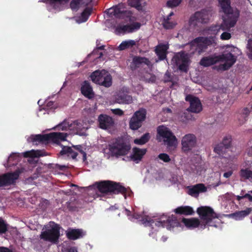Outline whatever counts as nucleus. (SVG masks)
<instances>
[{"mask_svg": "<svg viewBox=\"0 0 252 252\" xmlns=\"http://www.w3.org/2000/svg\"><path fill=\"white\" fill-rule=\"evenodd\" d=\"M74 125H76L75 128L78 131H82L85 129V127L83 126L84 123L82 121L77 120L74 122Z\"/></svg>", "mask_w": 252, "mask_h": 252, "instance_id": "54", "label": "nucleus"}, {"mask_svg": "<svg viewBox=\"0 0 252 252\" xmlns=\"http://www.w3.org/2000/svg\"><path fill=\"white\" fill-rule=\"evenodd\" d=\"M0 252H13L11 250L4 247H0Z\"/></svg>", "mask_w": 252, "mask_h": 252, "instance_id": "61", "label": "nucleus"}, {"mask_svg": "<svg viewBox=\"0 0 252 252\" xmlns=\"http://www.w3.org/2000/svg\"><path fill=\"white\" fill-rule=\"evenodd\" d=\"M232 138L231 136L228 135L225 136L222 140V141L221 142L223 143V144L226 147V148H229L231 144Z\"/></svg>", "mask_w": 252, "mask_h": 252, "instance_id": "53", "label": "nucleus"}, {"mask_svg": "<svg viewBox=\"0 0 252 252\" xmlns=\"http://www.w3.org/2000/svg\"><path fill=\"white\" fill-rule=\"evenodd\" d=\"M104 48H105V46L104 45H102V46H97L95 49H94L93 52H92V54H95L98 50H104Z\"/></svg>", "mask_w": 252, "mask_h": 252, "instance_id": "62", "label": "nucleus"}, {"mask_svg": "<svg viewBox=\"0 0 252 252\" xmlns=\"http://www.w3.org/2000/svg\"><path fill=\"white\" fill-rule=\"evenodd\" d=\"M60 141H64L66 139V134L64 133L58 132Z\"/></svg>", "mask_w": 252, "mask_h": 252, "instance_id": "60", "label": "nucleus"}, {"mask_svg": "<svg viewBox=\"0 0 252 252\" xmlns=\"http://www.w3.org/2000/svg\"><path fill=\"white\" fill-rule=\"evenodd\" d=\"M157 134L168 147L176 145L177 139L168 127L163 125L158 126L157 127Z\"/></svg>", "mask_w": 252, "mask_h": 252, "instance_id": "10", "label": "nucleus"}, {"mask_svg": "<svg viewBox=\"0 0 252 252\" xmlns=\"http://www.w3.org/2000/svg\"><path fill=\"white\" fill-rule=\"evenodd\" d=\"M212 16L211 11L206 9H203L199 11L195 12L189 18V25L195 27L198 24L208 23Z\"/></svg>", "mask_w": 252, "mask_h": 252, "instance_id": "8", "label": "nucleus"}, {"mask_svg": "<svg viewBox=\"0 0 252 252\" xmlns=\"http://www.w3.org/2000/svg\"><path fill=\"white\" fill-rule=\"evenodd\" d=\"M190 111H188L187 109L184 112H180L179 114V119L183 122H187L188 120L192 119V116L190 113Z\"/></svg>", "mask_w": 252, "mask_h": 252, "instance_id": "39", "label": "nucleus"}, {"mask_svg": "<svg viewBox=\"0 0 252 252\" xmlns=\"http://www.w3.org/2000/svg\"><path fill=\"white\" fill-rule=\"evenodd\" d=\"M196 212L202 222L201 228L204 229L207 226L217 227L213 223L215 219L219 218L218 215L210 206H200L197 209Z\"/></svg>", "mask_w": 252, "mask_h": 252, "instance_id": "4", "label": "nucleus"}, {"mask_svg": "<svg viewBox=\"0 0 252 252\" xmlns=\"http://www.w3.org/2000/svg\"><path fill=\"white\" fill-rule=\"evenodd\" d=\"M60 227L57 224H55L50 229L41 232L40 235L41 239L52 243L57 244L59 242L60 236Z\"/></svg>", "mask_w": 252, "mask_h": 252, "instance_id": "11", "label": "nucleus"}, {"mask_svg": "<svg viewBox=\"0 0 252 252\" xmlns=\"http://www.w3.org/2000/svg\"><path fill=\"white\" fill-rule=\"evenodd\" d=\"M216 37L214 36L197 37L189 43L188 45L192 50V53H198L199 54L205 52L208 47H215L217 45Z\"/></svg>", "mask_w": 252, "mask_h": 252, "instance_id": "3", "label": "nucleus"}, {"mask_svg": "<svg viewBox=\"0 0 252 252\" xmlns=\"http://www.w3.org/2000/svg\"><path fill=\"white\" fill-rule=\"evenodd\" d=\"M112 112L114 114L119 116H122L124 114V112L123 111V110L119 108L113 109Z\"/></svg>", "mask_w": 252, "mask_h": 252, "instance_id": "59", "label": "nucleus"}, {"mask_svg": "<svg viewBox=\"0 0 252 252\" xmlns=\"http://www.w3.org/2000/svg\"><path fill=\"white\" fill-rule=\"evenodd\" d=\"M136 45V42L133 40L123 41L118 46L120 51L124 50L133 47Z\"/></svg>", "mask_w": 252, "mask_h": 252, "instance_id": "37", "label": "nucleus"}, {"mask_svg": "<svg viewBox=\"0 0 252 252\" xmlns=\"http://www.w3.org/2000/svg\"><path fill=\"white\" fill-rule=\"evenodd\" d=\"M20 172L16 170L0 175V188L14 184L19 177Z\"/></svg>", "mask_w": 252, "mask_h": 252, "instance_id": "14", "label": "nucleus"}, {"mask_svg": "<svg viewBox=\"0 0 252 252\" xmlns=\"http://www.w3.org/2000/svg\"><path fill=\"white\" fill-rule=\"evenodd\" d=\"M174 211L176 214L184 215L186 216L191 215L194 213V211L192 208L189 206H182L178 207L176 208Z\"/></svg>", "mask_w": 252, "mask_h": 252, "instance_id": "31", "label": "nucleus"}, {"mask_svg": "<svg viewBox=\"0 0 252 252\" xmlns=\"http://www.w3.org/2000/svg\"><path fill=\"white\" fill-rule=\"evenodd\" d=\"M125 9H126L125 4L123 3H120L107 9L105 12L110 17L114 16L116 18L120 19Z\"/></svg>", "mask_w": 252, "mask_h": 252, "instance_id": "21", "label": "nucleus"}, {"mask_svg": "<svg viewBox=\"0 0 252 252\" xmlns=\"http://www.w3.org/2000/svg\"><path fill=\"white\" fill-rule=\"evenodd\" d=\"M97 121L98 126L102 129L112 128L115 125L114 119L110 116L101 114L98 116Z\"/></svg>", "mask_w": 252, "mask_h": 252, "instance_id": "20", "label": "nucleus"}, {"mask_svg": "<svg viewBox=\"0 0 252 252\" xmlns=\"http://www.w3.org/2000/svg\"><path fill=\"white\" fill-rule=\"evenodd\" d=\"M227 149L228 148H226L223 143H220L215 146L214 151L220 156L223 155L226 152Z\"/></svg>", "mask_w": 252, "mask_h": 252, "instance_id": "41", "label": "nucleus"}, {"mask_svg": "<svg viewBox=\"0 0 252 252\" xmlns=\"http://www.w3.org/2000/svg\"><path fill=\"white\" fill-rule=\"evenodd\" d=\"M133 13L130 10H126V9L124 10L123 14L122 15L120 19H125L129 22H131L136 20V18L132 16Z\"/></svg>", "mask_w": 252, "mask_h": 252, "instance_id": "42", "label": "nucleus"}, {"mask_svg": "<svg viewBox=\"0 0 252 252\" xmlns=\"http://www.w3.org/2000/svg\"><path fill=\"white\" fill-rule=\"evenodd\" d=\"M243 198H248L250 201H252V196L249 193L244 195L242 194Z\"/></svg>", "mask_w": 252, "mask_h": 252, "instance_id": "64", "label": "nucleus"}, {"mask_svg": "<svg viewBox=\"0 0 252 252\" xmlns=\"http://www.w3.org/2000/svg\"><path fill=\"white\" fill-rule=\"evenodd\" d=\"M182 222L184 224L185 226L189 229H194L201 226V221L199 220L196 218H192L190 219L183 218Z\"/></svg>", "mask_w": 252, "mask_h": 252, "instance_id": "27", "label": "nucleus"}, {"mask_svg": "<svg viewBox=\"0 0 252 252\" xmlns=\"http://www.w3.org/2000/svg\"><path fill=\"white\" fill-rule=\"evenodd\" d=\"M45 152L41 150H31L24 153L25 158H38L45 156Z\"/></svg>", "mask_w": 252, "mask_h": 252, "instance_id": "35", "label": "nucleus"}, {"mask_svg": "<svg viewBox=\"0 0 252 252\" xmlns=\"http://www.w3.org/2000/svg\"><path fill=\"white\" fill-rule=\"evenodd\" d=\"M188 194L192 196H197L200 192L207 191V188L203 184H197L188 187Z\"/></svg>", "mask_w": 252, "mask_h": 252, "instance_id": "24", "label": "nucleus"}, {"mask_svg": "<svg viewBox=\"0 0 252 252\" xmlns=\"http://www.w3.org/2000/svg\"><path fill=\"white\" fill-rule=\"evenodd\" d=\"M111 155L118 157L126 155L131 149L130 143L123 138H118L108 145Z\"/></svg>", "mask_w": 252, "mask_h": 252, "instance_id": "6", "label": "nucleus"}, {"mask_svg": "<svg viewBox=\"0 0 252 252\" xmlns=\"http://www.w3.org/2000/svg\"><path fill=\"white\" fill-rule=\"evenodd\" d=\"M81 93L87 98L89 99L94 97V93L93 88L90 85V83L87 81H85L81 88Z\"/></svg>", "mask_w": 252, "mask_h": 252, "instance_id": "28", "label": "nucleus"}, {"mask_svg": "<svg viewBox=\"0 0 252 252\" xmlns=\"http://www.w3.org/2000/svg\"><path fill=\"white\" fill-rule=\"evenodd\" d=\"M231 37V34L228 32H223L220 35V38L222 40H228Z\"/></svg>", "mask_w": 252, "mask_h": 252, "instance_id": "56", "label": "nucleus"}, {"mask_svg": "<svg viewBox=\"0 0 252 252\" xmlns=\"http://www.w3.org/2000/svg\"><path fill=\"white\" fill-rule=\"evenodd\" d=\"M219 62L218 56H209L203 57L199 63L204 67H208L214 65Z\"/></svg>", "mask_w": 252, "mask_h": 252, "instance_id": "29", "label": "nucleus"}, {"mask_svg": "<svg viewBox=\"0 0 252 252\" xmlns=\"http://www.w3.org/2000/svg\"><path fill=\"white\" fill-rule=\"evenodd\" d=\"M20 155L19 153H12L11 154L8 158V162L10 164H14L18 161Z\"/></svg>", "mask_w": 252, "mask_h": 252, "instance_id": "46", "label": "nucleus"}, {"mask_svg": "<svg viewBox=\"0 0 252 252\" xmlns=\"http://www.w3.org/2000/svg\"><path fill=\"white\" fill-rule=\"evenodd\" d=\"M228 48H229V49L226 51V52L231 53V55L235 56V58H237V56L241 54V51L237 47L227 45L226 46V49Z\"/></svg>", "mask_w": 252, "mask_h": 252, "instance_id": "44", "label": "nucleus"}, {"mask_svg": "<svg viewBox=\"0 0 252 252\" xmlns=\"http://www.w3.org/2000/svg\"><path fill=\"white\" fill-rule=\"evenodd\" d=\"M90 77L92 81L95 84L105 87H109L112 85V76L104 70H96L92 73Z\"/></svg>", "mask_w": 252, "mask_h": 252, "instance_id": "7", "label": "nucleus"}, {"mask_svg": "<svg viewBox=\"0 0 252 252\" xmlns=\"http://www.w3.org/2000/svg\"><path fill=\"white\" fill-rule=\"evenodd\" d=\"M7 225L4 221L0 218V234L5 233L7 231Z\"/></svg>", "mask_w": 252, "mask_h": 252, "instance_id": "51", "label": "nucleus"}, {"mask_svg": "<svg viewBox=\"0 0 252 252\" xmlns=\"http://www.w3.org/2000/svg\"><path fill=\"white\" fill-rule=\"evenodd\" d=\"M252 211L250 208H247L245 210L237 211L231 214L236 220H240L243 219L244 218L249 215Z\"/></svg>", "mask_w": 252, "mask_h": 252, "instance_id": "36", "label": "nucleus"}, {"mask_svg": "<svg viewBox=\"0 0 252 252\" xmlns=\"http://www.w3.org/2000/svg\"><path fill=\"white\" fill-rule=\"evenodd\" d=\"M66 236L70 240H76L83 236V231L80 229H72L66 232Z\"/></svg>", "mask_w": 252, "mask_h": 252, "instance_id": "33", "label": "nucleus"}, {"mask_svg": "<svg viewBox=\"0 0 252 252\" xmlns=\"http://www.w3.org/2000/svg\"><path fill=\"white\" fill-rule=\"evenodd\" d=\"M150 63L151 62L146 57L134 56L129 66L131 70L133 71L140 67H142L143 64L149 65Z\"/></svg>", "mask_w": 252, "mask_h": 252, "instance_id": "22", "label": "nucleus"}, {"mask_svg": "<svg viewBox=\"0 0 252 252\" xmlns=\"http://www.w3.org/2000/svg\"><path fill=\"white\" fill-rule=\"evenodd\" d=\"M31 141L33 144L48 143L47 134L32 135L31 136Z\"/></svg>", "mask_w": 252, "mask_h": 252, "instance_id": "32", "label": "nucleus"}, {"mask_svg": "<svg viewBox=\"0 0 252 252\" xmlns=\"http://www.w3.org/2000/svg\"><path fill=\"white\" fill-rule=\"evenodd\" d=\"M168 48V44L162 43L159 44L156 47L155 51L160 60L163 61L166 58Z\"/></svg>", "mask_w": 252, "mask_h": 252, "instance_id": "25", "label": "nucleus"}, {"mask_svg": "<svg viewBox=\"0 0 252 252\" xmlns=\"http://www.w3.org/2000/svg\"><path fill=\"white\" fill-rule=\"evenodd\" d=\"M212 16L211 11L206 9H203L199 11L195 12L189 18V25L195 27L198 24L208 23Z\"/></svg>", "mask_w": 252, "mask_h": 252, "instance_id": "9", "label": "nucleus"}, {"mask_svg": "<svg viewBox=\"0 0 252 252\" xmlns=\"http://www.w3.org/2000/svg\"><path fill=\"white\" fill-rule=\"evenodd\" d=\"M241 113L244 116L245 119H246V118L249 115L250 110L248 108L245 107L242 109ZM245 121H246V120H245Z\"/></svg>", "mask_w": 252, "mask_h": 252, "instance_id": "57", "label": "nucleus"}, {"mask_svg": "<svg viewBox=\"0 0 252 252\" xmlns=\"http://www.w3.org/2000/svg\"><path fill=\"white\" fill-rule=\"evenodd\" d=\"M141 24L139 22H134L131 24H127L118 27L117 30L119 32H123L124 33L133 32L135 31H137L140 28Z\"/></svg>", "mask_w": 252, "mask_h": 252, "instance_id": "26", "label": "nucleus"}, {"mask_svg": "<svg viewBox=\"0 0 252 252\" xmlns=\"http://www.w3.org/2000/svg\"><path fill=\"white\" fill-rule=\"evenodd\" d=\"M90 187L93 189L96 188L99 192L102 193L122 194L125 198H126V194L128 189H129L126 188L121 185L119 183L111 181H103L96 182Z\"/></svg>", "mask_w": 252, "mask_h": 252, "instance_id": "2", "label": "nucleus"}, {"mask_svg": "<svg viewBox=\"0 0 252 252\" xmlns=\"http://www.w3.org/2000/svg\"><path fill=\"white\" fill-rule=\"evenodd\" d=\"M219 62H225L223 64H220L219 67L222 70L229 69L236 62L237 59L231 53L224 52L221 55L218 56Z\"/></svg>", "mask_w": 252, "mask_h": 252, "instance_id": "13", "label": "nucleus"}, {"mask_svg": "<svg viewBox=\"0 0 252 252\" xmlns=\"http://www.w3.org/2000/svg\"><path fill=\"white\" fill-rule=\"evenodd\" d=\"M240 176L244 179H252V171L248 168L241 169L240 171Z\"/></svg>", "mask_w": 252, "mask_h": 252, "instance_id": "43", "label": "nucleus"}, {"mask_svg": "<svg viewBox=\"0 0 252 252\" xmlns=\"http://www.w3.org/2000/svg\"><path fill=\"white\" fill-rule=\"evenodd\" d=\"M196 144V137L193 134H187L181 140L182 149L184 152H188L194 147Z\"/></svg>", "mask_w": 252, "mask_h": 252, "instance_id": "18", "label": "nucleus"}, {"mask_svg": "<svg viewBox=\"0 0 252 252\" xmlns=\"http://www.w3.org/2000/svg\"><path fill=\"white\" fill-rule=\"evenodd\" d=\"M247 55L249 59L252 60V38L249 39L247 44Z\"/></svg>", "mask_w": 252, "mask_h": 252, "instance_id": "52", "label": "nucleus"}, {"mask_svg": "<svg viewBox=\"0 0 252 252\" xmlns=\"http://www.w3.org/2000/svg\"><path fill=\"white\" fill-rule=\"evenodd\" d=\"M158 158L165 162H169L171 161V159L169 155L165 153H161L158 155Z\"/></svg>", "mask_w": 252, "mask_h": 252, "instance_id": "55", "label": "nucleus"}, {"mask_svg": "<svg viewBox=\"0 0 252 252\" xmlns=\"http://www.w3.org/2000/svg\"><path fill=\"white\" fill-rule=\"evenodd\" d=\"M129 90L126 87H123L115 95V101L119 104H130L132 102V97L129 94Z\"/></svg>", "mask_w": 252, "mask_h": 252, "instance_id": "17", "label": "nucleus"}, {"mask_svg": "<svg viewBox=\"0 0 252 252\" xmlns=\"http://www.w3.org/2000/svg\"><path fill=\"white\" fill-rule=\"evenodd\" d=\"M68 124L66 122L63 121L58 126L59 129H61L63 130H66L68 127Z\"/></svg>", "mask_w": 252, "mask_h": 252, "instance_id": "58", "label": "nucleus"}, {"mask_svg": "<svg viewBox=\"0 0 252 252\" xmlns=\"http://www.w3.org/2000/svg\"><path fill=\"white\" fill-rule=\"evenodd\" d=\"M92 11V7H86L81 13V15L76 18V22L78 24L86 22L91 15Z\"/></svg>", "mask_w": 252, "mask_h": 252, "instance_id": "30", "label": "nucleus"}, {"mask_svg": "<svg viewBox=\"0 0 252 252\" xmlns=\"http://www.w3.org/2000/svg\"><path fill=\"white\" fill-rule=\"evenodd\" d=\"M69 0H42L41 1L46 4V7L49 11H54L59 12L63 10L65 5L69 2Z\"/></svg>", "mask_w": 252, "mask_h": 252, "instance_id": "15", "label": "nucleus"}, {"mask_svg": "<svg viewBox=\"0 0 252 252\" xmlns=\"http://www.w3.org/2000/svg\"><path fill=\"white\" fill-rule=\"evenodd\" d=\"M58 132H53L47 134L48 138V143L50 142H53L55 143H59L60 142Z\"/></svg>", "mask_w": 252, "mask_h": 252, "instance_id": "45", "label": "nucleus"}, {"mask_svg": "<svg viewBox=\"0 0 252 252\" xmlns=\"http://www.w3.org/2000/svg\"><path fill=\"white\" fill-rule=\"evenodd\" d=\"M151 138L149 133L147 132L143 134L140 138L134 139V143L137 145H143L148 142Z\"/></svg>", "mask_w": 252, "mask_h": 252, "instance_id": "38", "label": "nucleus"}, {"mask_svg": "<svg viewBox=\"0 0 252 252\" xmlns=\"http://www.w3.org/2000/svg\"><path fill=\"white\" fill-rule=\"evenodd\" d=\"M54 102L52 101H49L46 104V106L48 108H52L54 106Z\"/></svg>", "mask_w": 252, "mask_h": 252, "instance_id": "63", "label": "nucleus"}, {"mask_svg": "<svg viewBox=\"0 0 252 252\" xmlns=\"http://www.w3.org/2000/svg\"><path fill=\"white\" fill-rule=\"evenodd\" d=\"M174 59L180 70L187 72L189 59L186 54L184 52H180L174 57Z\"/></svg>", "mask_w": 252, "mask_h": 252, "instance_id": "19", "label": "nucleus"}, {"mask_svg": "<svg viewBox=\"0 0 252 252\" xmlns=\"http://www.w3.org/2000/svg\"><path fill=\"white\" fill-rule=\"evenodd\" d=\"M185 100L189 102V107L187 108L188 111L191 113H199L202 110V106L200 100L198 97L191 94L186 96Z\"/></svg>", "mask_w": 252, "mask_h": 252, "instance_id": "16", "label": "nucleus"}, {"mask_svg": "<svg viewBox=\"0 0 252 252\" xmlns=\"http://www.w3.org/2000/svg\"><path fill=\"white\" fill-rule=\"evenodd\" d=\"M208 32L214 35H217L220 32L219 25H213L208 28Z\"/></svg>", "mask_w": 252, "mask_h": 252, "instance_id": "47", "label": "nucleus"}, {"mask_svg": "<svg viewBox=\"0 0 252 252\" xmlns=\"http://www.w3.org/2000/svg\"><path fill=\"white\" fill-rule=\"evenodd\" d=\"M80 4H82L81 0H72L70 3V7L72 10H78Z\"/></svg>", "mask_w": 252, "mask_h": 252, "instance_id": "48", "label": "nucleus"}, {"mask_svg": "<svg viewBox=\"0 0 252 252\" xmlns=\"http://www.w3.org/2000/svg\"><path fill=\"white\" fill-rule=\"evenodd\" d=\"M147 114L146 110L144 108H140L136 111L133 115L129 121V127L132 130H137L140 128L142 123L146 119Z\"/></svg>", "mask_w": 252, "mask_h": 252, "instance_id": "12", "label": "nucleus"}, {"mask_svg": "<svg viewBox=\"0 0 252 252\" xmlns=\"http://www.w3.org/2000/svg\"><path fill=\"white\" fill-rule=\"evenodd\" d=\"M147 150L146 149H140L137 147H134L132 149V154L130 157L131 160L139 163L143 158V156L146 154Z\"/></svg>", "mask_w": 252, "mask_h": 252, "instance_id": "23", "label": "nucleus"}, {"mask_svg": "<svg viewBox=\"0 0 252 252\" xmlns=\"http://www.w3.org/2000/svg\"><path fill=\"white\" fill-rule=\"evenodd\" d=\"M162 24L163 27L166 29H172L176 25L175 23L168 21V19H164Z\"/></svg>", "mask_w": 252, "mask_h": 252, "instance_id": "49", "label": "nucleus"}, {"mask_svg": "<svg viewBox=\"0 0 252 252\" xmlns=\"http://www.w3.org/2000/svg\"><path fill=\"white\" fill-rule=\"evenodd\" d=\"M142 0H127L128 5L136 8L138 11L143 10V6L141 4Z\"/></svg>", "mask_w": 252, "mask_h": 252, "instance_id": "40", "label": "nucleus"}, {"mask_svg": "<svg viewBox=\"0 0 252 252\" xmlns=\"http://www.w3.org/2000/svg\"><path fill=\"white\" fill-rule=\"evenodd\" d=\"M143 221L145 225H152V223H154L155 225L158 227H166L168 230H171L175 227L180 226V223L177 217L173 215L171 216L162 215L156 221L147 219H143Z\"/></svg>", "mask_w": 252, "mask_h": 252, "instance_id": "5", "label": "nucleus"}, {"mask_svg": "<svg viewBox=\"0 0 252 252\" xmlns=\"http://www.w3.org/2000/svg\"><path fill=\"white\" fill-rule=\"evenodd\" d=\"M182 2V0H169L166 2L168 7L173 8L178 6Z\"/></svg>", "mask_w": 252, "mask_h": 252, "instance_id": "50", "label": "nucleus"}, {"mask_svg": "<svg viewBox=\"0 0 252 252\" xmlns=\"http://www.w3.org/2000/svg\"><path fill=\"white\" fill-rule=\"evenodd\" d=\"M219 5L224 13L222 22L219 25L220 31H229L237 23L240 11L236 7L231 6L230 0H218Z\"/></svg>", "mask_w": 252, "mask_h": 252, "instance_id": "1", "label": "nucleus"}, {"mask_svg": "<svg viewBox=\"0 0 252 252\" xmlns=\"http://www.w3.org/2000/svg\"><path fill=\"white\" fill-rule=\"evenodd\" d=\"M60 155H66L68 157H71L72 159H76L78 153L73 150L71 147H63L60 153Z\"/></svg>", "mask_w": 252, "mask_h": 252, "instance_id": "34", "label": "nucleus"}]
</instances>
